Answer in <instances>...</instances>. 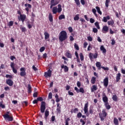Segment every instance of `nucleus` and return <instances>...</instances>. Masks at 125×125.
Listing matches in <instances>:
<instances>
[{
  "mask_svg": "<svg viewBox=\"0 0 125 125\" xmlns=\"http://www.w3.org/2000/svg\"><path fill=\"white\" fill-rule=\"evenodd\" d=\"M95 25L97 28V29H100V26L99 25V22H98V21H97L95 23Z\"/></svg>",
  "mask_w": 125,
  "mask_h": 125,
  "instance_id": "obj_41",
  "label": "nucleus"
},
{
  "mask_svg": "<svg viewBox=\"0 0 125 125\" xmlns=\"http://www.w3.org/2000/svg\"><path fill=\"white\" fill-rule=\"evenodd\" d=\"M5 120L7 119L9 122H12L13 121V117L9 116V115H2Z\"/></svg>",
  "mask_w": 125,
  "mask_h": 125,
  "instance_id": "obj_9",
  "label": "nucleus"
},
{
  "mask_svg": "<svg viewBox=\"0 0 125 125\" xmlns=\"http://www.w3.org/2000/svg\"><path fill=\"white\" fill-rule=\"evenodd\" d=\"M87 40L88 41H89V42H92V37H90V36H88L87 37Z\"/></svg>",
  "mask_w": 125,
  "mask_h": 125,
  "instance_id": "obj_58",
  "label": "nucleus"
},
{
  "mask_svg": "<svg viewBox=\"0 0 125 125\" xmlns=\"http://www.w3.org/2000/svg\"><path fill=\"white\" fill-rule=\"evenodd\" d=\"M52 74V71L50 69H48L47 72H44V77L45 78H50Z\"/></svg>",
  "mask_w": 125,
  "mask_h": 125,
  "instance_id": "obj_8",
  "label": "nucleus"
},
{
  "mask_svg": "<svg viewBox=\"0 0 125 125\" xmlns=\"http://www.w3.org/2000/svg\"><path fill=\"white\" fill-rule=\"evenodd\" d=\"M80 59H81V61H83V60L84 59V57H83V54L82 53H80Z\"/></svg>",
  "mask_w": 125,
  "mask_h": 125,
  "instance_id": "obj_38",
  "label": "nucleus"
},
{
  "mask_svg": "<svg viewBox=\"0 0 125 125\" xmlns=\"http://www.w3.org/2000/svg\"><path fill=\"white\" fill-rule=\"evenodd\" d=\"M93 33H97V32H98V30L96 28H93Z\"/></svg>",
  "mask_w": 125,
  "mask_h": 125,
  "instance_id": "obj_56",
  "label": "nucleus"
},
{
  "mask_svg": "<svg viewBox=\"0 0 125 125\" xmlns=\"http://www.w3.org/2000/svg\"><path fill=\"white\" fill-rule=\"evenodd\" d=\"M121 80V73H119L116 75V82L117 83L119 82Z\"/></svg>",
  "mask_w": 125,
  "mask_h": 125,
  "instance_id": "obj_27",
  "label": "nucleus"
},
{
  "mask_svg": "<svg viewBox=\"0 0 125 125\" xmlns=\"http://www.w3.org/2000/svg\"><path fill=\"white\" fill-rule=\"evenodd\" d=\"M101 51H103V53H106V49L104 47V46L101 45L100 47Z\"/></svg>",
  "mask_w": 125,
  "mask_h": 125,
  "instance_id": "obj_31",
  "label": "nucleus"
},
{
  "mask_svg": "<svg viewBox=\"0 0 125 125\" xmlns=\"http://www.w3.org/2000/svg\"><path fill=\"white\" fill-rule=\"evenodd\" d=\"M104 106L107 110H110L111 109V105L109 104L108 103L104 104Z\"/></svg>",
  "mask_w": 125,
  "mask_h": 125,
  "instance_id": "obj_29",
  "label": "nucleus"
},
{
  "mask_svg": "<svg viewBox=\"0 0 125 125\" xmlns=\"http://www.w3.org/2000/svg\"><path fill=\"white\" fill-rule=\"evenodd\" d=\"M82 113L81 112H79L78 114H77V117L80 119V118H82Z\"/></svg>",
  "mask_w": 125,
  "mask_h": 125,
  "instance_id": "obj_48",
  "label": "nucleus"
},
{
  "mask_svg": "<svg viewBox=\"0 0 125 125\" xmlns=\"http://www.w3.org/2000/svg\"><path fill=\"white\" fill-rule=\"evenodd\" d=\"M62 19H65V15H61L59 17V20H62Z\"/></svg>",
  "mask_w": 125,
  "mask_h": 125,
  "instance_id": "obj_37",
  "label": "nucleus"
},
{
  "mask_svg": "<svg viewBox=\"0 0 125 125\" xmlns=\"http://www.w3.org/2000/svg\"><path fill=\"white\" fill-rule=\"evenodd\" d=\"M20 19H21V21H22V22L24 23V21H25V19H26L25 15H24V14L21 15V16H20Z\"/></svg>",
  "mask_w": 125,
  "mask_h": 125,
  "instance_id": "obj_20",
  "label": "nucleus"
},
{
  "mask_svg": "<svg viewBox=\"0 0 125 125\" xmlns=\"http://www.w3.org/2000/svg\"><path fill=\"white\" fill-rule=\"evenodd\" d=\"M115 21L113 19H111L110 21H107V25L111 26V27H114Z\"/></svg>",
  "mask_w": 125,
  "mask_h": 125,
  "instance_id": "obj_13",
  "label": "nucleus"
},
{
  "mask_svg": "<svg viewBox=\"0 0 125 125\" xmlns=\"http://www.w3.org/2000/svg\"><path fill=\"white\" fill-rule=\"evenodd\" d=\"M65 56L67 57V58H72V55L70 53V51H67L65 53Z\"/></svg>",
  "mask_w": 125,
  "mask_h": 125,
  "instance_id": "obj_26",
  "label": "nucleus"
},
{
  "mask_svg": "<svg viewBox=\"0 0 125 125\" xmlns=\"http://www.w3.org/2000/svg\"><path fill=\"white\" fill-rule=\"evenodd\" d=\"M80 123H82V125H85V122L83 119H80Z\"/></svg>",
  "mask_w": 125,
  "mask_h": 125,
  "instance_id": "obj_46",
  "label": "nucleus"
},
{
  "mask_svg": "<svg viewBox=\"0 0 125 125\" xmlns=\"http://www.w3.org/2000/svg\"><path fill=\"white\" fill-rule=\"evenodd\" d=\"M61 109V106H60V104L59 103H58L57 104V112L60 114L61 113V110H60Z\"/></svg>",
  "mask_w": 125,
  "mask_h": 125,
  "instance_id": "obj_22",
  "label": "nucleus"
},
{
  "mask_svg": "<svg viewBox=\"0 0 125 125\" xmlns=\"http://www.w3.org/2000/svg\"><path fill=\"white\" fill-rule=\"evenodd\" d=\"M74 47L76 50H79L80 47H79V45H78L77 43L74 44Z\"/></svg>",
  "mask_w": 125,
  "mask_h": 125,
  "instance_id": "obj_44",
  "label": "nucleus"
},
{
  "mask_svg": "<svg viewBox=\"0 0 125 125\" xmlns=\"http://www.w3.org/2000/svg\"><path fill=\"white\" fill-rule=\"evenodd\" d=\"M101 68L103 69V70H104V71H109V68L108 67H105L104 66H102Z\"/></svg>",
  "mask_w": 125,
  "mask_h": 125,
  "instance_id": "obj_52",
  "label": "nucleus"
},
{
  "mask_svg": "<svg viewBox=\"0 0 125 125\" xmlns=\"http://www.w3.org/2000/svg\"><path fill=\"white\" fill-rule=\"evenodd\" d=\"M33 97H38V92H35L33 93Z\"/></svg>",
  "mask_w": 125,
  "mask_h": 125,
  "instance_id": "obj_54",
  "label": "nucleus"
},
{
  "mask_svg": "<svg viewBox=\"0 0 125 125\" xmlns=\"http://www.w3.org/2000/svg\"><path fill=\"white\" fill-rule=\"evenodd\" d=\"M58 3H59V0H51L50 8V9L52 8L53 6H55V5H57Z\"/></svg>",
  "mask_w": 125,
  "mask_h": 125,
  "instance_id": "obj_6",
  "label": "nucleus"
},
{
  "mask_svg": "<svg viewBox=\"0 0 125 125\" xmlns=\"http://www.w3.org/2000/svg\"><path fill=\"white\" fill-rule=\"evenodd\" d=\"M5 77L7 78H9V79H12V76L10 75H9V74H6Z\"/></svg>",
  "mask_w": 125,
  "mask_h": 125,
  "instance_id": "obj_60",
  "label": "nucleus"
},
{
  "mask_svg": "<svg viewBox=\"0 0 125 125\" xmlns=\"http://www.w3.org/2000/svg\"><path fill=\"white\" fill-rule=\"evenodd\" d=\"M58 8L57 6L54 7L52 9L53 14H56L57 12L60 13L62 11V5L59 4L58 5Z\"/></svg>",
  "mask_w": 125,
  "mask_h": 125,
  "instance_id": "obj_4",
  "label": "nucleus"
},
{
  "mask_svg": "<svg viewBox=\"0 0 125 125\" xmlns=\"http://www.w3.org/2000/svg\"><path fill=\"white\" fill-rule=\"evenodd\" d=\"M109 2H110V0H105V5L106 7H109Z\"/></svg>",
  "mask_w": 125,
  "mask_h": 125,
  "instance_id": "obj_39",
  "label": "nucleus"
},
{
  "mask_svg": "<svg viewBox=\"0 0 125 125\" xmlns=\"http://www.w3.org/2000/svg\"><path fill=\"white\" fill-rule=\"evenodd\" d=\"M74 89L77 93H79V92H81V93H84V89L83 87H81L80 89H79L78 87H75Z\"/></svg>",
  "mask_w": 125,
  "mask_h": 125,
  "instance_id": "obj_10",
  "label": "nucleus"
},
{
  "mask_svg": "<svg viewBox=\"0 0 125 125\" xmlns=\"http://www.w3.org/2000/svg\"><path fill=\"white\" fill-rule=\"evenodd\" d=\"M1 107L2 109H4L5 108V105L2 104V103L0 102V107Z\"/></svg>",
  "mask_w": 125,
  "mask_h": 125,
  "instance_id": "obj_50",
  "label": "nucleus"
},
{
  "mask_svg": "<svg viewBox=\"0 0 125 125\" xmlns=\"http://www.w3.org/2000/svg\"><path fill=\"white\" fill-rule=\"evenodd\" d=\"M28 93L29 94L31 93H32V86H31V84H29L28 85Z\"/></svg>",
  "mask_w": 125,
  "mask_h": 125,
  "instance_id": "obj_30",
  "label": "nucleus"
},
{
  "mask_svg": "<svg viewBox=\"0 0 125 125\" xmlns=\"http://www.w3.org/2000/svg\"><path fill=\"white\" fill-rule=\"evenodd\" d=\"M84 114H86V116L87 117L89 116V113H88V102H87V103L84 104Z\"/></svg>",
  "mask_w": 125,
  "mask_h": 125,
  "instance_id": "obj_5",
  "label": "nucleus"
},
{
  "mask_svg": "<svg viewBox=\"0 0 125 125\" xmlns=\"http://www.w3.org/2000/svg\"><path fill=\"white\" fill-rule=\"evenodd\" d=\"M38 101H40L41 102V105L40 107V111L42 113H43L44 112V111H45V109H46V104L45 102H43V99H42V97H40L37 98Z\"/></svg>",
  "mask_w": 125,
  "mask_h": 125,
  "instance_id": "obj_1",
  "label": "nucleus"
},
{
  "mask_svg": "<svg viewBox=\"0 0 125 125\" xmlns=\"http://www.w3.org/2000/svg\"><path fill=\"white\" fill-rule=\"evenodd\" d=\"M88 45L87 42H84L83 43V48H86V47Z\"/></svg>",
  "mask_w": 125,
  "mask_h": 125,
  "instance_id": "obj_49",
  "label": "nucleus"
},
{
  "mask_svg": "<svg viewBox=\"0 0 125 125\" xmlns=\"http://www.w3.org/2000/svg\"><path fill=\"white\" fill-rule=\"evenodd\" d=\"M80 21H81L82 24H83V23H85V20L82 18H80Z\"/></svg>",
  "mask_w": 125,
  "mask_h": 125,
  "instance_id": "obj_51",
  "label": "nucleus"
},
{
  "mask_svg": "<svg viewBox=\"0 0 125 125\" xmlns=\"http://www.w3.org/2000/svg\"><path fill=\"white\" fill-rule=\"evenodd\" d=\"M112 99L113 101L117 102V101H118V96H117V95H113Z\"/></svg>",
  "mask_w": 125,
  "mask_h": 125,
  "instance_id": "obj_28",
  "label": "nucleus"
},
{
  "mask_svg": "<svg viewBox=\"0 0 125 125\" xmlns=\"http://www.w3.org/2000/svg\"><path fill=\"white\" fill-rule=\"evenodd\" d=\"M6 83L9 86H12L13 85V81L11 79L7 80Z\"/></svg>",
  "mask_w": 125,
  "mask_h": 125,
  "instance_id": "obj_16",
  "label": "nucleus"
},
{
  "mask_svg": "<svg viewBox=\"0 0 125 125\" xmlns=\"http://www.w3.org/2000/svg\"><path fill=\"white\" fill-rule=\"evenodd\" d=\"M96 67H98V68H100V69L101 68V63L100 62H97L96 63Z\"/></svg>",
  "mask_w": 125,
  "mask_h": 125,
  "instance_id": "obj_42",
  "label": "nucleus"
},
{
  "mask_svg": "<svg viewBox=\"0 0 125 125\" xmlns=\"http://www.w3.org/2000/svg\"><path fill=\"white\" fill-rule=\"evenodd\" d=\"M49 116V111H48V109H46L44 113V119L45 121H47V118H48V116Z\"/></svg>",
  "mask_w": 125,
  "mask_h": 125,
  "instance_id": "obj_17",
  "label": "nucleus"
},
{
  "mask_svg": "<svg viewBox=\"0 0 125 125\" xmlns=\"http://www.w3.org/2000/svg\"><path fill=\"white\" fill-rule=\"evenodd\" d=\"M48 98L49 99H52V93L50 92L48 94Z\"/></svg>",
  "mask_w": 125,
  "mask_h": 125,
  "instance_id": "obj_47",
  "label": "nucleus"
},
{
  "mask_svg": "<svg viewBox=\"0 0 125 125\" xmlns=\"http://www.w3.org/2000/svg\"><path fill=\"white\" fill-rule=\"evenodd\" d=\"M79 19H80V15L79 14L76 15V16L74 18V20L75 21H78V20H79Z\"/></svg>",
  "mask_w": 125,
  "mask_h": 125,
  "instance_id": "obj_36",
  "label": "nucleus"
},
{
  "mask_svg": "<svg viewBox=\"0 0 125 125\" xmlns=\"http://www.w3.org/2000/svg\"><path fill=\"white\" fill-rule=\"evenodd\" d=\"M45 50V47L44 46H42L40 49V52H43Z\"/></svg>",
  "mask_w": 125,
  "mask_h": 125,
  "instance_id": "obj_43",
  "label": "nucleus"
},
{
  "mask_svg": "<svg viewBox=\"0 0 125 125\" xmlns=\"http://www.w3.org/2000/svg\"><path fill=\"white\" fill-rule=\"evenodd\" d=\"M61 68L64 69V71L65 73H67V72L69 71V68L68 67V66H67L66 65H64V64H62V65H61Z\"/></svg>",
  "mask_w": 125,
  "mask_h": 125,
  "instance_id": "obj_19",
  "label": "nucleus"
},
{
  "mask_svg": "<svg viewBox=\"0 0 125 125\" xmlns=\"http://www.w3.org/2000/svg\"><path fill=\"white\" fill-rule=\"evenodd\" d=\"M51 122H54L55 121V117L54 116H52L51 118Z\"/></svg>",
  "mask_w": 125,
  "mask_h": 125,
  "instance_id": "obj_62",
  "label": "nucleus"
},
{
  "mask_svg": "<svg viewBox=\"0 0 125 125\" xmlns=\"http://www.w3.org/2000/svg\"><path fill=\"white\" fill-rule=\"evenodd\" d=\"M108 114L106 112V109H103L102 112L99 113V117L101 119V121L103 122L105 120V118L107 117Z\"/></svg>",
  "mask_w": 125,
  "mask_h": 125,
  "instance_id": "obj_3",
  "label": "nucleus"
},
{
  "mask_svg": "<svg viewBox=\"0 0 125 125\" xmlns=\"http://www.w3.org/2000/svg\"><path fill=\"white\" fill-rule=\"evenodd\" d=\"M30 22V21H28L27 23V27L28 28V29H31L32 28V25L29 24V23Z\"/></svg>",
  "mask_w": 125,
  "mask_h": 125,
  "instance_id": "obj_61",
  "label": "nucleus"
},
{
  "mask_svg": "<svg viewBox=\"0 0 125 125\" xmlns=\"http://www.w3.org/2000/svg\"><path fill=\"white\" fill-rule=\"evenodd\" d=\"M96 9L98 13H99V14H100V15H102V12H101V10H100V7L96 6Z\"/></svg>",
  "mask_w": 125,
  "mask_h": 125,
  "instance_id": "obj_34",
  "label": "nucleus"
},
{
  "mask_svg": "<svg viewBox=\"0 0 125 125\" xmlns=\"http://www.w3.org/2000/svg\"><path fill=\"white\" fill-rule=\"evenodd\" d=\"M10 66L12 68L13 72L14 73V74H16L17 73V69L14 68V62H11Z\"/></svg>",
  "mask_w": 125,
  "mask_h": 125,
  "instance_id": "obj_18",
  "label": "nucleus"
},
{
  "mask_svg": "<svg viewBox=\"0 0 125 125\" xmlns=\"http://www.w3.org/2000/svg\"><path fill=\"white\" fill-rule=\"evenodd\" d=\"M48 19L50 22H53V16L51 13L49 14Z\"/></svg>",
  "mask_w": 125,
  "mask_h": 125,
  "instance_id": "obj_25",
  "label": "nucleus"
},
{
  "mask_svg": "<svg viewBox=\"0 0 125 125\" xmlns=\"http://www.w3.org/2000/svg\"><path fill=\"white\" fill-rule=\"evenodd\" d=\"M24 6L25 8V10L26 11H27V12H29V8H32V5H31V4H29V3H25L24 4Z\"/></svg>",
  "mask_w": 125,
  "mask_h": 125,
  "instance_id": "obj_14",
  "label": "nucleus"
},
{
  "mask_svg": "<svg viewBox=\"0 0 125 125\" xmlns=\"http://www.w3.org/2000/svg\"><path fill=\"white\" fill-rule=\"evenodd\" d=\"M68 94L69 95H71V96H73L74 95V93H73L72 92H71V91H68Z\"/></svg>",
  "mask_w": 125,
  "mask_h": 125,
  "instance_id": "obj_57",
  "label": "nucleus"
},
{
  "mask_svg": "<svg viewBox=\"0 0 125 125\" xmlns=\"http://www.w3.org/2000/svg\"><path fill=\"white\" fill-rule=\"evenodd\" d=\"M77 85L78 87H81V82L80 81L77 82Z\"/></svg>",
  "mask_w": 125,
  "mask_h": 125,
  "instance_id": "obj_55",
  "label": "nucleus"
},
{
  "mask_svg": "<svg viewBox=\"0 0 125 125\" xmlns=\"http://www.w3.org/2000/svg\"><path fill=\"white\" fill-rule=\"evenodd\" d=\"M108 20H110V16H107L106 17H104L103 19L102 20L103 22H104L106 23L108 21Z\"/></svg>",
  "mask_w": 125,
  "mask_h": 125,
  "instance_id": "obj_21",
  "label": "nucleus"
},
{
  "mask_svg": "<svg viewBox=\"0 0 125 125\" xmlns=\"http://www.w3.org/2000/svg\"><path fill=\"white\" fill-rule=\"evenodd\" d=\"M108 84H109V79L108 77H106L104 79V85L105 87H107Z\"/></svg>",
  "mask_w": 125,
  "mask_h": 125,
  "instance_id": "obj_12",
  "label": "nucleus"
},
{
  "mask_svg": "<svg viewBox=\"0 0 125 125\" xmlns=\"http://www.w3.org/2000/svg\"><path fill=\"white\" fill-rule=\"evenodd\" d=\"M88 56L90 60L92 61L93 60V58L94 59H96V58H97V56H98V53H95L94 54H93V53H89Z\"/></svg>",
  "mask_w": 125,
  "mask_h": 125,
  "instance_id": "obj_7",
  "label": "nucleus"
},
{
  "mask_svg": "<svg viewBox=\"0 0 125 125\" xmlns=\"http://www.w3.org/2000/svg\"><path fill=\"white\" fill-rule=\"evenodd\" d=\"M13 21H9V27H11V26H13Z\"/></svg>",
  "mask_w": 125,
  "mask_h": 125,
  "instance_id": "obj_63",
  "label": "nucleus"
},
{
  "mask_svg": "<svg viewBox=\"0 0 125 125\" xmlns=\"http://www.w3.org/2000/svg\"><path fill=\"white\" fill-rule=\"evenodd\" d=\"M70 121V118H67L65 120V125H69V122Z\"/></svg>",
  "mask_w": 125,
  "mask_h": 125,
  "instance_id": "obj_45",
  "label": "nucleus"
},
{
  "mask_svg": "<svg viewBox=\"0 0 125 125\" xmlns=\"http://www.w3.org/2000/svg\"><path fill=\"white\" fill-rule=\"evenodd\" d=\"M97 90V85H93L92 87L91 88V92H94V91H96Z\"/></svg>",
  "mask_w": 125,
  "mask_h": 125,
  "instance_id": "obj_24",
  "label": "nucleus"
},
{
  "mask_svg": "<svg viewBox=\"0 0 125 125\" xmlns=\"http://www.w3.org/2000/svg\"><path fill=\"white\" fill-rule=\"evenodd\" d=\"M108 31H109V27L106 25L103 26L102 32L104 33V34H106V33L108 32Z\"/></svg>",
  "mask_w": 125,
  "mask_h": 125,
  "instance_id": "obj_15",
  "label": "nucleus"
},
{
  "mask_svg": "<svg viewBox=\"0 0 125 125\" xmlns=\"http://www.w3.org/2000/svg\"><path fill=\"white\" fill-rule=\"evenodd\" d=\"M74 1H75V3H76V5H77V6H80V5H81V2H80V0H74Z\"/></svg>",
  "mask_w": 125,
  "mask_h": 125,
  "instance_id": "obj_40",
  "label": "nucleus"
},
{
  "mask_svg": "<svg viewBox=\"0 0 125 125\" xmlns=\"http://www.w3.org/2000/svg\"><path fill=\"white\" fill-rule=\"evenodd\" d=\"M68 39L67 36V32L65 31L62 30L60 33V36L59 37V41L62 42L64 41H66Z\"/></svg>",
  "mask_w": 125,
  "mask_h": 125,
  "instance_id": "obj_2",
  "label": "nucleus"
},
{
  "mask_svg": "<svg viewBox=\"0 0 125 125\" xmlns=\"http://www.w3.org/2000/svg\"><path fill=\"white\" fill-rule=\"evenodd\" d=\"M90 22L92 24H93V23H94V22H95V21L94 20V19L91 18V19H90Z\"/></svg>",
  "mask_w": 125,
  "mask_h": 125,
  "instance_id": "obj_59",
  "label": "nucleus"
},
{
  "mask_svg": "<svg viewBox=\"0 0 125 125\" xmlns=\"http://www.w3.org/2000/svg\"><path fill=\"white\" fill-rule=\"evenodd\" d=\"M68 30L69 31L70 33L73 32V28L72 27H68Z\"/></svg>",
  "mask_w": 125,
  "mask_h": 125,
  "instance_id": "obj_64",
  "label": "nucleus"
},
{
  "mask_svg": "<svg viewBox=\"0 0 125 125\" xmlns=\"http://www.w3.org/2000/svg\"><path fill=\"white\" fill-rule=\"evenodd\" d=\"M103 102H104V104H105V103H108V97H103Z\"/></svg>",
  "mask_w": 125,
  "mask_h": 125,
  "instance_id": "obj_33",
  "label": "nucleus"
},
{
  "mask_svg": "<svg viewBox=\"0 0 125 125\" xmlns=\"http://www.w3.org/2000/svg\"><path fill=\"white\" fill-rule=\"evenodd\" d=\"M113 123L115 125H119V120L116 118L114 119Z\"/></svg>",
  "mask_w": 125,
  "mask_h": 125,
  "instance_id": "obj_35",
  "label": "nucleus"
},
{
  "mask_svg": "<svg viewBox=\"0 0 125 125\" xmlns=\"http://www.w3.org/2000/svg\"><path fill=\"white\" fill-rule=\"evenodd\" d=\"M21 32H22V33H24V32H26V31H27V29H26L25 27H22L21 28Z\"/></svg>",
  "mask_w": 125,
  "mask_h": 125,
  "instance_id": "obj_53",
  "label": "nucleus"
},
{
  "mask_svg": "<svg viewBox=\"0 0 125 125\" xmlns=\"http://www.w3.org/2000/svg\"><path fill=\"white\" fill-rule=\"evenodd\" d=\"M44 39L45 41L48 40L49 39V34L47 33V32L45 31L44 32Z\"/></svg>",
  "mask_w": 125,
  "mask_h": 125,
  "instance_id": "obj_23",
  "label": "nucleus"
},
{
  "mask_svg": "<svg viewBox=\"0 0 125 125\" xmlns=\"http://www.w3.org/2000/svg\"><path fill=\"white\" fill-rule=\"evenodd\" d=\"M20 71H21V72H20V75L21 76V77H25V76H26V71H25V68L21 67L20 69Z\"/></svg>",
  "mask_w": 125,
  "mask_h": 125,
  "instance_id": "obj_11",
  "label": "nucleus"
},
{
  "mask_svg": "<svg viewBox=\"0 0 125 125\" xmlns=\"http://www.w3.org/2000/svg\"><path fill=\"white\" fill-rule=\"evenodd\" d=\"M95 82H96V78L95 77H92L91 80V83L92 84H94Z\"/></svg>",
  "mask_w": 125,
  "mask_h": 125,
  "instance_id": "obj_32",
  "label": "nucleus"
}]
</instances>
